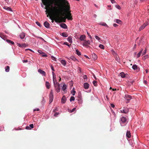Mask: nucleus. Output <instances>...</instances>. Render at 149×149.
Here are the masks:
<instances>
[{"instance_id": "1", "label": "nucleus", "mask_w": 149, "mask_h": 149, "mask_svg": "<svg viewBox=\"0 0 149 149\" xmlns=\"http://www.w3.org/2000/svg\"><path fill=\"white\" fill-rule=\"evenodd\" d=\"M55 6H58V8L56 6L53 7L52 11L56 15V16L55 17L54 19L52 16H49V18L52 20V22L53 23L54 20L55 22H65L66 19H67L69 20H72V17L70 13V11L69 10L70 7L68 6L66 9L63 8L62 6H59L56 3H55Z\"/></svg>"}, {"instance_id": "2", "label": "nucleus", "mask_w": 149, "mask_h": 149, "mask_svg": "<svg viewBox=\"0 0 149 149\" xmlns=\"http://www.w3.org/2000/svg\"><path fill=\"white\" fill-rule=\"evenodd\" d=\"M43 4L45 6H48V7H45V8L46 10L45 12L46 13H50V11L47 10L48 8H49L51 5H52L54 3L55 0H41Z\"/></svg>"}, {"instance_id": "3", "label": "nucleus", "mask_w": 149, "mask_h": 149, "mask_svg": "<svg viewBox=\"0 0 149 149\" xmlns=\"http://www.w3.org/2000/svg\"><path fill=\"white\" fill-rule=\"evenodd\" d=\"M53 81L55 90L57 93L59 92L60 90V84L57 82L56 80L53 79Z\"/></svg>"}, {"instance_id": "4", "label": "nucleus", "mask_w": 149, "mask_h": 149, "mask_svg": "<svg viewBox=\"0 0 149 149\" xmlns=\"http://www.w3.org/2000/svg\"><path fill=\"white\" fill-rule=\"evenodd\" d=\"M125 98L127 100V103L129 102L130 100L132 99V97L131 95L127 94L125 95Z\"/></svg>"}, {"instance_id": "5", "label": "nucleus", "mask_w": 149, "mask_h": 149, "mask_svg": "<svg viewBox=\"0 0 149 149\" xmlns=\"http://www.w3.org/2000/svg\"><path fill=\"white\" fill-rule=\"evenodd\" d=\"M127 120V119L125 118L124 117H122L120 119V123L121 126H123V123H126Z\"/></svg>"}, {"instance_id": "6", "label": "nucleus", "mask_w": 149, "mask_h": 149, "mask_svg": "<svg viewBox=\"0 0 149 149\" xmlns=\"http://www.w3.org/2000/svg\"><path fill=\"white\" fill-rule=\"evenodd\" d=\"M148 24V22H147L144 23L139 28V31H140L143 29Z\"/></svg>"}, {"instance_id": "7", "label": "nucleus", "mask_w": 149, "mask_h": 149, "mask_svg": "<svg viewBox=\"0 0 149 149\" xmlns=\"http://www.w3.org/2000/svg\"><path fill=\"white\" fill-rule=\"evenodd\" d=\"M49 104L51 103L53 101V94H49Z\"/></svg>"}, {"instance_id": "8", "label": "nucleus", "mask_w": 149, "mask_h": 149, "mask_svg": "<svg viewBox=\"0 0 149 149\" xmlns=\"http://www.w3.org/2000/svg\"><path fill=\"white\" fill-rule=\"evenodd\" d=\"M91 43L90 41L89 40H84V42L83 43V45L84 46L87 45H90Z\"/></svg>"}, {"instance_id": "9", "label": "nucleus", "mask_w": 149, "mask_h": 149, "mask_svg": "<svg viewBox=\"0 0 149 149\" xmlns=\"http://www.w3.org/2000/svg\"><path fill=\"white\" fill-rule=\"evenodd\" d=\"M83 85L84 88L86 89H88L89 88V85L87 83H84Z\"/></svg>"}, {"instance_id": "10", "label": "nucleus", "mask_w": 149, "mask_h": 149, "mask_svg": "<svg viewBox=\"0 0 149 149\" xmlns=\"http://www.w3.org/2000/svg\"><path fill=\"white\" fill-rule=\"evenodd\" d=\"M44 25L47 28H48L50 27V24L47 21H46L44 22Z\"/></svg>"}, {"instance_id": "11", "label": "nucleus", "mask_w": 149, "mask_h": 149, "mask_svg": "<svg viewBox=\"0 0 149 149\" xmlns=\"http://www.w3.org/2000/svg\"><path fill=\"white\" fill-rule=\"evenodd\" d=\"M38 52L40 54H43L42 55V57H47V55L46 54L44 53L43 52H42L40 50H38Z\"/></svg>"}, {"instance_id": "12", "label": "nucleus", "mask_w": 149, "mask_h": 149, "mask_svg": "<svg viewBox=\"0 0 149 149\" xmlns=\"http://www.w3.org/2000/svg\"><path fill=\"white\" fill-rule=\"evenodd\" d=\"M66 100V98L65 96H63L61 99V102L63 104L65 103Z\"/></svg>"}, {"instance_id": "13", "label": "nucleus", "mask_w": 149, "mask_h": 149, "mask_svg": "<svg viewBox=\"0 0 149 149\" xmlns=\"http://www.w3.org/2000/svg\"><path fill=\"white\" fill-rule=\"evenodd\" d=\"M38 72L40 73L41 74H42V75L45 76L46 74L45 72L43 70H41V69H39L38 70Z\"/></svg>"}, {"instance_id": "14", "label": "nucleus", "mask_w": 149, "mask_h": 149, "mask_svg": "<svg viewBox=\"0 0 149 149\" xmlns=\"http://www.w3.org/2000/svg\"><path fill=\"white\" fill-rule=\"evenodd\" d=\"M17 45L18 46L20 47H26V45L25 43L20 44L18 43L17 44Z\"/></svg>"}, {"instance_id": "15", "label": "nucleus", "mask_w": 149, "mask_h": 149, "mask_svg": "<svg viewBox=\"0 0 149 149\" xmlns=\"http://www.w3.org/2000/svg\"><path fill=\"white\" fill-rule=\"evenodd\" d=\"M120 111L121 113H126L128 112V110L127 109H125L120 110Z\"/></svg>"}, {"instance_id": "16", "label": "nucleus", "mask_w": 149, "mask_h": 149, "mask_svg": "<svg viewBox=\"0 0 149 149\" xmlns=\"http://www.w3.org/2000/svg\"><path fill=\"white\" fill-rule=\"evenodd\" d=\"M45 86L47 89L50 88V84L48 81H46L45 82Z\"/></svg>"}, {"instance_id": "17", "label": "nucleus", "mask_w": 149, "mask_h": 149, "mask_svg": "<svg viewBox=\"0 0 149 149\" xmlns=\"http://www.w3.org/2000/svg\"><path fill=\"white\" fill-rule=\"evenodd\" d=\"M126 136L128 138H130L131 136V133L130 131H127L126 133Z\"/></svg>"}, {"instance_id": "18", "label": "nucleus", "mask_w": 149, "mask_h": 149, "mask_svg": "<svg viewBox=\"0 0 149 149\" xmlns=\"http://www.w3.org/2000/svg\"><path fill=\"white\" fill-rule=\"evenodd\" d=\"M60 26L62 28H63L64 29H66L67 27L66 24L64 23L61 24L60 25Z\"/></svg>"}, {"instance_id": "19", "label": "nucleus", "mask_w": 149, "mask_h": 149, "mask_svg": "<svg viewBox=\"0 0 149 149\" xmlns=\"http://www.w3.org/2000/svg\"><path fill=\"white\" fill-rule=\"evenodd\" d=\"M0 37L3 39L5 40L6 39V36L4 35L3 33H0Z\"/></svg>"}, {"instance_id": "20", "label": "nucleus", "mask_w": 149, "mask_h": 149, "mask_svg": "<svg viewBox=\"0 0 149 149\" xmlns=\"http://www.w3.org/2000/svg\"><path fill=\"white\" fill-rule=\"evenodd\" d=\"M143 50V49H141L139 52L137 54V58H138L140 56H141V55L142 54V52Z\"/></svg>"}, {"instance_id": "21", "label": "nucleus", "mask_w": 149, "mask_h": 149, "mask_svg": "<svg viewBox=\"0 0 149 149\" xmlns=\"http://www.w3.org/2000/svg\"><path fill=\"white\" fill-rule=\"evenodd\" d=\"M86 38V36L85 35H81V36L79 38V39L83 41Z\"/></svg>"}, {"instance_id": "22", "label": "nucleus", "mask_w": 149, "mask_h": 149, "mask_svg": "<svg viewBox=\"0 0 149 149\" xmlns=\"http://www.w3.org/2000/svg\"><path fill=\"white\" fill-rule=\"evenodd\" d=\"M61 63L64 66H65L66 64V61L64 60H62L61 61Z\"/></svg>"}, {"instance_id": "23", "label": "nucleus", "mask_w": 149, "mask_h": 149, "mask_svg": "<svg viewBox=\"0 0 149 149\" xmlns=\"http://www.w3.org/2000/svg\"><path fill=\"white\" fill-rule=\"evenodd\" d=\"M25 36V33H22L19 35V36H20V38L22 39L24 38V37Z\"/></svg>"}, {"instance_id": "24", "label": "nucleus", "mask_w": 149, "mask_h": 149, "mask_svg": "<svg viewBox=\"0 0 149 149\" xmlns=\"http://www.w3.org/2000/svg\"><path fill=\"white\" fill-rule=\"evenodd\" d=\"M70 58L72 60H73L74 61H78L77 59V58H75L73 56H71L70 57Z\"/></svg>"}, {"instance_id": "25", "label": "nucleus", "mask_w": 149, "mask_h": 149, "mask_svg": "<svg viewBox=\"0 0 149 149\" xmlns=\"http://www.w3.org/2000/svg\"><path fill=\"white\" fill-rule=\"evenodd\" d=\"M6 42L9 44H10L12 45H14V43L13 41H11V40H7Z\"/></svg>"}, {"instance_id": "26", "label": "nucleus", "mask_w": 149, "mask_h": 149, "mask_svg": "<svg viewBox=\"0 0 149 149\" xmlns=\"http://www.w3.org/2000/svg\"><path fill=\"white\" fill-rule=\"evenodd\" d=\"M119 75L122 77L124 78L125 77V74L123 72H121L119 74Z\"/></svg>"}, {"instance_id": "27", "label": "nucleus", "mask_w": 149, "mask_h": 149, "mask_svg": "<svg viewBox=\"0 0 149 149\" xmlns=\"http://www.w3.org/2000/svg\"><path fill=\"white\" fill-rule=\"evenodd\" d=\"M62 36L64 37H66L68 36V35L67 33L64 32L62 33Z\"/></svg>"}, {"instance_id": "28", "label": "nucleus", "mask_w": 149, "mask_h": 149, "mask_svg": "<svg viewBox=\"0 0 149 149\" xmlns=\"http://www.w3.org/2000/svg\"><path fill=\"white\" fill-rule=\"evenodd\" d=\"M68 40L69 42L72 43V37L71 36H69L68 38Z\"/></svg>"}, {"instance_id": "29", "label": "nucleus", "mask_w": 149, "mask_h": 149, "mask_svg": "<svg viewBox=\"0 0 149 149\" xmlns=\"http://www.w3.org/2000/svg\"><path fill=\"white\" fill-rule=\"evenodd\" d=\"M66 87H67V86L66 85H65V84H64L63 86L62 87V90H63V91L65 92H65V90H66Z\"/></svg>"}, {"instance_id": "30", "label": "nucleus", "mask_w": 149, "mask_h": 149, "mask_svg": "<svg viewBox=\"0 0 149 149\" xmlns=\"http://www.w3.org/2000/svg\"><path fill=\"white\" fill-rule=\"evenodd\" d=\"M3 8L8 10L12 11V9L10 8L7 7V6H4Z\"/></svg>"}, {"instance_id": "31", "label": "nucleus", "mask_w": 149, "mask_h": 149, "mask_svg": "<svg viewBox=\"0 0 149 149\" xmlns=\"http://www.w3.org/2000/svg\"><path fill=\"white\" fill-rule=\"evenodd\" d=\"M5 70L6 72H9V70H10V67H9V66H6L5 68Z\"/></svg>"}, {"instance_id": "32", "label": "nucleus", "mask_w": 149, "mask_h": 149, "mask_svg": "<svg viewBox=\"0 0 149 149\" xmlns=\"http://www.w3.org/2000/svg\"><path fill=\"white\" fill-rule=\"evenodd\" d=\"M75 92H76L74 90V88H73L71 91V93L73 95H74L75 94Z\"/></svg>"}, {"instance_id": "33", "label": "nucleus", "mask_w": 149, "mask_h": 149, "mask_svg": "<svg viewBox=\"0 0 149 149\" xmlns=\"http://www.w3.org/2000/svg\"><path fill=\"white\" fill-rule=\"evenodd\" d=\"M132 68L134 70H135L137 69V66L136 65H134L132 66Z\"/></svg>"}, {"instance_id": "34", "label": "nucleus", "mask_w": 149, "mask_h": 149, "mask_svg": "<svg viewBox=\"0 0 149 149\" xmlns=\"http://www.w3.org/2000/svg\"><path fill=\"white\" fill-rule=\"evenodd\" d=\"M148 55H145L143 57V60H145L146 59H147L148 58Z\"/></svg>"}, {"instance_id": "35", "label": "nucleus", "mask_w": 149, "mask_h": 149, "mask_svg": "<svg viewBox=\"0 0 149 149\" xmlns=\"http://www.w3.org/2000/svg\"><path fill=\"white\" fill-rule=\"evenodd\" d=\"M77 54L78 55L80 56L81 55V53L77 49L76 50Z\"/></svg>"}, {"instance_id": "36", "label": "nucleus", "mask_w": 149, "mask_h": 149, "mask_svg": "<svg viewBox=\"0 0 149 149\" xmlns=\"http://www.w3.org/2000/svg\"><path fill=\"white\" fill-rule=\"evenodd\" d=\"M53 76V80L54 79L55 80H56V77L55 76V74L54 73V72H52Z\"/></svg>"}, {"instance_id": "37", "label": "nucleus", "mask_w": 149, "mask_h": 149, "mask_svg": "<svg viewBox=\"0 0 149 149\" xmlns=\"http://www.w3.org/2000/svg\"><path fill=\"white\" fill-rule=\"evenodd\" d=\"M53 76V80L54 79L55 80H56V77L55 76V74L54 73V72H52Z\"/></svg>"}, {"instance_id": "38", "label": "nucleus", "mask_w": 149, "mask_h": 149, "mask_svg": "<svg viewBox=\"0 0 149 149\" xmlns=\"http://www.w3.org/2000/svg\"><path fill=\"white\" fill-rule=\"evenodd\" d=\"M100 24L101 25L104 26H107L108 27L107 25V24L105 23H100Z\"/></svg>"}, {"instance_id": "39", "label": "nucleus", "mask_w": 149, "mask_h": 149, "mask_svg": "<svg viewBox=\"0 0 149 149\" xmlns=\"http://www.w3.org/2000/svg\"><path fill=\"white\" fill-rule=\"evenodd\" d=\"M93 84L95 86H96L97 85V81H94L93 82Z\"/></svg>"}, {"instance_id": "40", "label": "nucleus", "mask_w": 149, "mask_h": 149, "mask_svg": "<svg viewBox=\"0 0 149 149\" xmlns=\"http://www.w3.org/2000/svg\"><path fill=\"white\" fill-rule=\"evenodd\" d=\"M63 44L64 45H66L69 47H70V46L71 45V44H69L68 42H64L63 43Z\"/></svg>"}, {"instance_id": "41", "label": "nucleus", "mask_w": 149, "mask_h": 149, "mask_svg": "<svg viewBox=\"0 0 149 149\" xmlns=\"http://www.w3.org/2000/svg\"><path fill=\"white\" fill-rule=\"evenodd\" d=\"M99 47L101 49H104V46L102 44H100L99 45Z\"/></svg>"}, {"instance_id": "42", "label": "nucleus", "mask_w": 149, "mask_h": 149, "mask_svg": "<svg viewBox=\"0 0 149 149\" xmlns=\"http://www.w3.org/2000/svg\"><path fill=\"white\" fill-rule=\"evenodd\" d=\"M116 22L118 24H120L121 21L119 19H116Z\"/></svg>"}, {"instance_id": "43", "label": "nucleus", "mask_w": 149, "mask_h": 149, "mask_svg": "<svg viewBox=\"0 0 149 149\" xmlns=\"http://www.w3.org/2000/svg\"><path fill=\"white\" fill-rule=\"evenodd\" d=\"M95 37L97 40L99 41L100 40V38L97 36H95Z\"/></svg>"}, {"instance_id": "44", "label": "nucleus", "mask_w": 149, "mask_h": 149, "mask_svg": "<svg viewBox=\"0 0 149 149\" xmlns=\"http://www.w3.org/2000/svg\"><path fill=\"white\" fill-rule=\"evenodd\" d=\"M146 49L143 53H142V55H143L145 54L146 53Z\"/></svg>"}, {"instance_id": "45", "label": "nucleus", "mask_w": 149, "mask_h": 149, "mask_svg": "<svg viewBox=\"0 0 149 149\" xmlns=\"http://www.w3.org/2000/svg\"><path fill=\"white\" fill-rule=\"evenodd\" d=\"M74 99H75V98L73 96H72L70 98V101L71 102L72 101H74Z\"/></svg>"}, {"instance_id": "46", "label": "nucleus", "mask_w": 149, "mask_h": 149, "mask_svg": "<svg viewBox=\"0 0 149 149\" xmlns=\"http://www.w3.org/2000/svg\"><path fill=\"white\" fill-rule=\"evenodd\" d=\"M51 58L54 61H56V58L54 57L53 56H51Z\"/></svg>"}, {"instance_id": "47", "label": "nucleus", "mask_w": 149, "mask_h": 149, "mask_svg": "<svg viewBox=\"0 0 149 149\" xmlns=\"http://www.w3.org/2000/svg\"><path fill=\"white\" fill-rule=\"evenodd\" d=\"M45 102V100L44 98H43L42 101L41 102V103L42 104H44Z\"/></svg>"}, {"instance_id": "48", "label": "nucleus", "mask_w": 149, "mask_h": 149, "mask_svg": "<svg viewBox=\"0 0 149 149\" xmlns=\"http://www.w3.org/2000/svg\"><path fill=\"white\" fill-rule=\"evenodd\" d=\"M83 78L84 79H87V76L86 75H84L83 76Z\"/></svg>"}, {"instance_id": "49", "label": "nucleus", "mask_w": 149, "mask_h": 149, "mask_svg": "<svg viewBox=\"0 0 149 149\" xmlns=\"http://www.w3.org/2000/svg\"><path fill=\"white\" fill-rule=\"evenodd\" d=\"M36 23L37 25H38L39 26H41V25L38 22H36Z\"/></svg>"}, {"instance_id": "50", "label": "nucleus", "mask_w": 149, "mask_h": 149, "mask_svg": "<svg viewBox=\"0 0 149 149\" xmlns=\"http://www.w3.org/2000/svg\"><path fill=\"white\" fill-rule=\"evenodd\" d=\"M94 57V59H96L97 58V56L95 54H94L93 55Z\"/></svg>"}, {"instance_id": "51", "label": "nucleus", "mask_w": 149, "mask_h": 149, "mask_svg": "<svg viewBox=\"0 0 149 149\" xmlns=\"http://www.w3.org/2000/svg\"><path fill=\"white\" fill-rule=\"evenodd\" d=\"M29 126L31 128H33L34 127L33 124H31L29 125Z\"/></svg>"}, {"instance_id": "52", "label": "nucleus", "mask_w": 149, "mask_h": 149, "mask_svg": "<svg viewBox=\"0 0 149 149\" xmlns=\"http://www.w3.org/2000/svg\"><path fill=\"white\" fill-rule=\"evenodd\" d=\"M59 114V113H58L56 112L54 114V116H55V117H57V116Z\"/></svg>"}, {"instance_id": "53", "label": "nucleus", "mask_w": 149, "mask_h": 149, "mask_svg": "<svg viewBox=\"0 0 149 149\" xmlns=\"http://www.w3.org/2000/svg\"><path fill=\"white\" fill-rule=\"evenodd\" d=\"M78 72L79 73L81 72V70L80 68H79L78 69Z\"/></svg>"}, {"instance_id": "54", "label": "nucleus", "mask_w": 149, "mask_h": 149, "mask_svg": "<svg viewBox=\"0 0 149 149\" xmlns=\"http://www.w3.org/2000/svg\"><path fill=\"white\" fill-rule=\"evenodd\" d=\"M116 7L118 9H120L121 8L120 7L119 5H116Z\"/></svg>"}, {"instance_id": "55", "label": "nucleus", "mask_w": 149, "mask_h": 149, "mask_svg": "<svg viewBox=\"0 0 149 149\" xmlns=\"http://www.w3.org/2000/svg\"><path fill=\"white\" fill-rule=\"evenodd\" d=\"M26 129L27 130H30L31 129V128L30 127V126H26Z\"/></svg>"}, {"instance_id": "56", "label": "nucleus", "mask_w": 149, "mask_h": 149, "mask_svg": "<svg viewBox=\"0 0 149 149\" xmlns=\"http://www.w3.org/2000/svg\"><path fill=\"white\" fill-rule=\"evenodd\" d=\"M111 1L112 3H116V1L114 0H111Z\"/></svg>"}, {"instance_id": "57", "label": "nucleus", "mask_w": 149, "mask_h": 149, "mask_svg": "<svg viewBox=\"0 0 149 149\" xmlns=\"http://www.w3.org/2000/svg\"><path fill=\"white\" fill-rule=\"evenodd\" d=\"M51 68L52 71H54V67L52 65L51 66Z\"/></svg>"}, {"instance_id": "58", "label": "nucleus", "mask_w": 149, "mask_h": 149, "mask_svg": "<svg viewBox=\"0 0 149 149\" xmlns=\"http://www.w3.org/2000/svg\"><path fill=\"white\" fill-rule=\"evenodd\" d=\"M76 109V108H74L73 109H72L71 110V111L70 112H73L74 111V110H75Z\"/></svg>"}, {"instance_id": "59", "label": "nucleus", "mask_w": 149, "mask_h": 149, "mask_svg": "<svg viewBox=\"0 0 149 149\" xmlns=\"http://www.w3.org/2000/svg\"><path fill=\"white\" fill-rule=\"evenodd\" d=\"M87 34H88V36H89L90 38H92V37H91V36L90 35V33H88V32H87Z\"/></svg>"}, {"instance_id": "60", "label": "nucleus", "mask_w": 149, "mask_h": 149, "mask_svg": "<svg viewBox=\"0 0 149 149\" xmlns=\"http://www.w3.org/2000/svg\"><path fill=\"white\" fill-rule=\"evenodd\" d=\"M39 110V109H34L33 110L34 111H38Z\"/></svg>"}, {"instance_id": "61", "label": "nucleus", "mask_w": 149, "mask_h": 149, "mask_svg": "<svg viewBox=\"0 0 149 149\" xmlns=\"http://www.w3.org/2000/svg\"><path fill=\"white\" fill-rule=\"evenodd\" d=\"M111 107L112 108H114L115 107V105H114V104H111Z\"/></svg>"}, {"instance_id": "62", "label": "nucleus", "mask_w": 149, "mask_h": 149, "mask_svg": "<svg viewBox=\"0 0 149 149\" xmlns=\"http://www.w3.org/2000/svg\"><path fill=\"white\" fill-rule=\"evenodd\" d=\"M113 26H114L115 27H116L118 26V25L116 24H113Z\"/></svg>"}, {"instance_id": "63", "label": "nucleus", "mask_w": 149, "mask_h": 149, "mask_svg": "<svg viewBox=\"0 0 149 149\" xmlns=\"http://www.w3.org/2000/svg\"><path fill=\"white\" fill-rule=\"evenodd\" d=\"M28 60H24L23 61V63H27L28 62Z\"/></svg>"}, {"instance_id": "64", "label": "nucleus", "mask_w": 149, "mask_h": 149, "mask_svg": "<svg viewBox=\"0 0 149 149\" xmlns=\"http://www.w3.org/2000/svg\"><path fill=\"white\" fill-rule=\"evenodd\" d=\"M50 94H53V91L52 90H51V91L50 93Z\"/></svg>"}]
</instances>
